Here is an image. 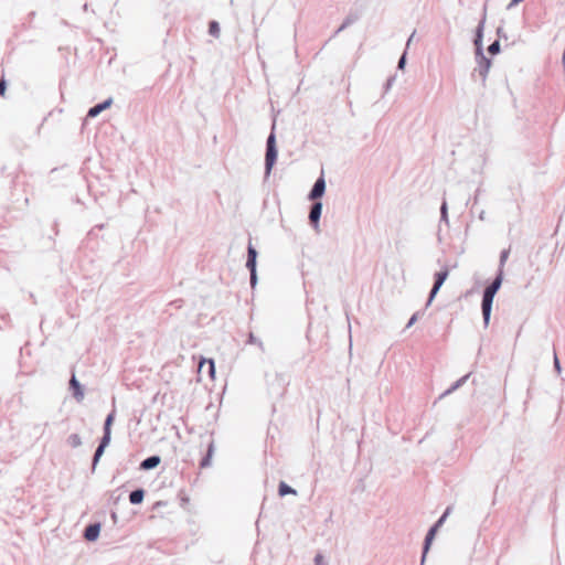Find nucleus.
Wrapping results in <instances>:
<instances>
[{
    "instance_id": "obj_18",
    "label": "nucleus",
    "mask_w": 565,
    "mask_h": 565,
    "mask_svg": "<svg viewBox=\"0 0 565 565\" xmlns=\"http://www.w3.org/2000/svg\"><path fill=\"white\" fill-rule=\"evenodd\" d=\"M106 448H107V447L102 446V445H99V446L97 447L96 452H95V455H94V460H93V465H94V466L99 461V459H100V457L103 456V454H104V451H105V449H106Z\"/></svg>"
},
{
    "instance_id": "obj_22",
    "label": "nucleus",
    "mask_w": 565,
    "mask_h": 565,
    "mask_svg": "<svg viewBox=\"0 0 565 565\" xmlns=\"http://www.w3.org/2000/svg\"><path fill=\"white\" fill-rule=\"evenodd\" d=\"M440 212H441V220L444 222L448 223V206H447L446 202H444L441 204Z\"/></svg>"
},
{
    "instance_id": "obj_15",
    "label": "nucleus",
    "mask_w": 565,
    "mask_h": 565,
    "mask_svg": "<svg viewBox=\"0 0 565 565\" xmlns=\"http://www.w3.org/2000/svg\"><path fill=\"white\" fill-rule=\"evenodd\" d=\"M67 444L72 447V448H78L82 446V438L78 434H72L67 437Z\"/></svg>"
},
{
    "instance_id": "obj_13",
    "label": "nucleus",
    "mask_w": 565,
    "mask_h": 565,
    "mask_svg": "<svg viewBox=\"0 0 565 565\" xmlns=\"http://www.w3.org/2000/svg\"><path fill=\"white\" fill-rule=\"evenodd\" d=\"M501 284H502V274L500 273L498 275V277L492 281V284L490 286H488L484 290L495 295L497 291L500 289Z\"/></svg>"
},
{
    "instance_id": "obj_16",
    "label": "nucleus",
    "mask_w": 565,
    "mask_h": 565,
    "mask_svg": "<svg viewBox=\"0 0 565 565\" xmlns=\"http://www.w3.org/2000/svg\"><path fill=\"white\" fill-rule=\"evenodd\" d=\"M279 494L281 497L287 495V494H296V490L292 489L291 487H289L287 483L280 482V484H279Z\"/></svg>"
},
{
    "instance_id": "obj_3",
    "label": "nucleus",
    "mask_w": 565,
    "mask_h": 565,
    "mask_svg": "<svg viewBox=\"0 0 565 565\" xmlns=\"http://www.w3.org/2000/svg\"><path fill=\"white\" fill-rule=\"evenodd\" d=\"M436 277V281L430 290V294H429V297H428V300H427V303H426V307H429L431 305V302L434 301L436 295L438 294L439 289L441 288V286L444 285V282L446 281L447 277H448V270H443V271H439L435 275Z\"/></svg>"
},
{
    "instance_id": "obj_7",
    "label": "nucleus",
    "mask_w": 565,
    "mask_h": 565,
    "mask_svg": "<svg viewBox=\"0 0 565 565\" xmlns=\"http://www.w3.org/2000/svg\"><path fill=\"white\" fill-rule=\"evenodd\" d=\"M70 387L72 388L73 391V396L74 398L81 403L84 397H85V393H84V388L83 386L81 385V383L77 381L76 376L73 375L72 379L70 380Z\"/></svg>"
},
{
    "instance_id": "obj_33",
    "label": "nucleus",
    "mask_w": 565,
    "mask_h": 565,
    "mask_svg": "<svg viewBox=\"0 0 565 565\" xmlns=\"http://www.w3.org/2000/svg\"><path fill=\"white\" fill-rule=\"evenodd\" d=\"M213 455V447L212 445L209 448L207 458L204 460L203 465H207L209 458Z\"/></svg>"
},
{
    "instance_id": "obj_10",
    "label": "nucleus",
    "mask_w": 565,
    "mask_h": 565,
    "mask_svg": "<svg viewBox=\"0 0 565 565\" xmlns=\"http://www.w3.org/2000/svg\"><path fill=\"white\" fill-rule=\"evenodd\" d=\"M113 100L109 98L107 100H105L104 103L102 104H98L94 107H92L89 110H88V116L89 117H96L97 115H99L103 110L107 109L108 107H110Z\"/></svg>"
},
{
    "instance_id": "obj_24",
    "label": "nucleus",
    "mask_w": 565,
    "mask_h": 565,
    "mask_svg": "<svg viewBox=\"0 0 565 565\" xmlns=\"http://www.w3.org/2000/svg\"><path fill=\"white\" fill-rule=\"evenodd\" d=\"M488 51L491 54H497L500 51V43L499 41H494L488 49Z\"/></svg>"
},
{
    "instance_id": "obj_23",
    "label": "nucleus",
    "mask_w": 565,
    "mask_h": 565,
    "mask_svg": "<svg viewBox=\"0 0 565 565\" xmlns=\"http://www.w3.org/2000/svg\"><path fill=\"white\" fill-rule=\"evenodd\" d=\"M467 379H468V375H466V376L461 377L460 380H458L455 383V385L446 392V394H449L452 391L457 390L459 386H461L466 382Z\"/></svg>"
},
{
    "instance_id": "obj_29",
    "label": "nucleus",
    "mask_w": 565,
    "mask_h": 565,
    "mask_svg": "<svg viewBox=\"0 0 565 565\" xmlns=\"http://www.w3.org/2000/svg\"><path fill=\"white\" fill-rule=\"evenodd\" d=\"M257 284V274L256 271H250V285L254 288Z\"/></svg>"
},
{
    "instance_id": "obj_2",
    "label": "nucleus",
    "mask_w": 565,
    "mask_h": 565,
    "mask_svg": "<svg viewBox=\"0 0 565 565\" xmlns=\"http://www.w3.org/2000/svg\"><path fill=\"white\" fill-rule=\"evenodd\" d=\"M494 296H495L494 294H491L487 290L483 291L481 309H482L483 322H484L486 327H488L489 322H490Z\"/></svg>"
},
{
    "instance_id": "obj_25",
    "label": "nucleus",
    "mask_w": 565,
    "mask_h": 565,
    "mask_svg": "<svg viewBox=\"0 0 565 565\" xmlns=\"http://www.w3.org/2000/svg\"><path fill=\"white\" fill-rule=\"evenodd\" d=\"M405 65H406V52H404L403 55L401 56L397 67H398V70L403 71L405 68Z\"/></svg>"
},
{
    "instance_id": "obj_11",
    "label": "nucleus",
    "mask_w": 565,
    "mask_h": 565,
    "mask_svg": "<svg viewBox=\"0 0 565 565\" xmlns=\"http://www.w3.org/2000/svg\"><path fill=\"white\" fill-rule=\"evenodd\" d=\"M160 461H161L160 457H158V456H151V457H149V458L145 459V460L141 462L140 467H141V469H143V470H150V469H153V468H156L157 466H159Z\"/></svg>"
},
{
    "instance_id": "obj_17",
    "label": "nucleus",
    "mask_w": 565,
    "mask_h": 565,
    "mask_svg": "<svg viewBox=\"0 0 565 565\" xmlns=\"http://www.w3.org/2000/svg\"><path fill=\"white\" fill-rule=\"evenodd\" d=\"M483 25H484V21H481L478 26L477 39L475 41L478 50H480V47H481V38H482Z\"/></svg>"
},
{
    "instance_id": "obj_31",
    "label": "nucleus",
    "mask_w": 565,
    "mask_h": 565,
    "mask_svg": "<svg viewBox=\"0 0 565 565\" xmlns=\"http://www.w3.org/2000/svg\"><path fill=\"white\" fill-rule=\"evenodd\" d=\"M554 366H555L556 372L561 373L562 369H561V364H559V361L556 355L554 356Z\"/></svg>"
},
{
    "instance_id": "obj_9",
    "label": "nucleus",
    "mask_w": 565,
    "mask_h": 565,
    "mask_svg": "<svg viewBox=\"0 0 565 565\" xmlns=\"http://www.w3.org/2000/svg\"><path fill=\"white\" fill-rule=\"evenodd\" d=\"M321 212H322V203L316 202L312 205L310 214H309V218H310L311 223L315 224L316 227L318 226V222L320 220Z\"/></svg>"
},
{
    "instance_id": "obj_34",
    "label": "nucleus",
    "mask_w": 565,
    "mask_h": 565,
    "mask_svg": "<svg viewBox=\"0 0 565 565\" xmlns=\"http://www.w3.org/2000/svg\"><path fill=\"white\" fill-rule=\"evenodd\" d=\"M508 258V252H503L502 255H501V258H500V262H501V265L504 264V262L507 260Z\"/></svg>"
},
{
    "instance_id": "obj_1",
    "label": "nucleus",
    "mask_w": 565,
    "mask_h": 565,
    "mask_svg": "<svg viewBox=\"0 0 565 565\" xmlns=\"http://www.w3.org/2000/svg\"><path fill=\"white\" fill-rule=\"evenodd\" d=\"M276 159H277L276 139H275V135L270 134L267 139V151H266V159H265V167H266L267 174L270 173Z\"/></svg>"
},
{
    "instance_id": "obj_5",
    "label": "nucleus",
    "mask_w": 565,
    "mask_h": 565,
    "mask_svg": "<svg viewBox=\"0 0 565 565\" xmlns=\"http://www.w3.org/2000/svg\"><path fill=\"white\" fill-rule=\"evenodd\" d=\"M448 513H449V510H447L444 513V515L438 520V522L428 531V533L426 535V539H425L424 555H423L422 562H424V559H425V555H426V553L428 552V550L430 547V544H431V542H433V540L435 537L437 529L444 523V521L446 520Z\"/></svg>"
},
{
    "instance_id": "obj_20",
    "label": "nucleus",
    "mask_w": 565,
    "mask_h": 565,
    "mask_svg": "<svg viewBox=\"0 0 565 565\" xmlns=\"http://www.w3.org/2000/svg\"><path fill=\"white\" fill-rule=\"evenodd\" d=\"M210 34L213 35V36H218L220 35V26H218V23L213 21L211 22L210 24V30H209Z\"/></svg>"
},
{
    "instance_id": "obj_26",
    "label": "nucleus",
    "mask_w": 565,
    "mask_h": 565,
    "mask_svg": "<svg viewBox=\"0 0 565 565\" xmlns=\"http://www.w3.org/2000/svg\"><path fill=\"white\" fill-rule=\"evenodd\" d=\"M246 266L250 271H256V259L247 258Z\"/></svg>"
},
{
    "instance_id": "obj_4",
    "label": "nucleus",
    "mask_w": 565,
    "mask_h": 565,
    "mask_svg": "<svg viewBox=\"0 0 565 565\" xmlns=\"http://www.w3.org/2000/svg\"><path fill=\"white\" fill-rule=\"evenodd\" d=\"M436 277V281L430 290V294H429V297H428V300H427V303H426V307H429L431 305V302L434 301L436 295L438 294L439 289L441 288V286L444 285V282L446 281L447 277H448V270H443V271H439L435 275Z\"/></svg>"
},
{
    "instance_id": "obj_19",
    "label": "nucleus",
    "mask_w": 565,
    "mask_h": 565,
    "mask_svg": "<svg viewBox=\"0 0 565 565\" xmlns=\"http://www.w3.org/2000/svg\"><path fill=\"white\" fill-rule=\"evenodd\" d=\"M111 440V430H104V436L99 445L108 447Z\"/></svg>"
},
{
    "instance_id": "obj_21",
    "label": "nucleus",
    "mask_w": 565,
    "mask_h": 565,
    "mask_svg": "<svg viewBox=\"0 0 565 565\" xmlns=\"http://www.w3.org/2000/svg\"><path fill=\"white\" fill-rule=\"evenodd\" d=\"M114 418H115V414H114V412H113V413H110V414L107 416V418H106V420H105L104 430H111V425H113V423H114Z\"/></svg>"
},
{
    "instance_id": "obj_36",
    "label": "nucleus",
    "mask_w": 565,
    "mask_h": 565,
    "mask_svg": "<svg viewBox=\"0 0 565 565\" xmlns=\"http://www.w3.org/2000/svg\"><path fill=\"white\" fill-rule=\"evenodd\" d=\"M414 35H415V32H413L412 35L409 36L407 44H406L407 46H409L411 42H413Z\"/></svg>"
},
{
    "instance_id": "obj_35",
    "label": "nucleus",
    "mask_w": 565,
    "mask_h": 565,
    "mask_svg": "<svg viewBox=\"0 0 565 565\" xmlns=\"http://www.w3.org/2000/svg\"><path fill=\"white\" fill-rule=\"evenodd\" d=\"M323 557L321 555L316 556V565H322Z\"/></svg>"
},
{
    "instance_id": "obj_28",
    "label": "nucleus",
    "mask_w": 565,
    "mask_h": 565,
    "mask_svg": "<svg viewBox=\"0 0 565 565\" xmlns=\"http://www.w3.org/2000/svg\"><path fill=\"white\" fill-rule=\"evenodd\" d=\"M395 77H390L385 84V92L387 93L393 87Z\"/></svg>"
},
{
    "instance_id": "obj_12",
    "label": "nucleus",
    "mask_w": 565,
    "mask_h": 565,
    "mask_svg": "<svg viewBox=\"0 0 565 565\" xmlns=\"http://www.w3.org/2000/svg\"><path fill=\"white\" fill-rule=\"evenodd\" d=\"M206 363L209 364V369H207L209 375L211 376V379H214L215 377V364L212 359H202L199 363V372H201L203 370V366Z\"/></svg>"
},
{
    "instance_id": "obj_32",
    "label": "nucleus",
    "mask_w": 565,
    "mask_h": 565,
    "mask_svg": "<svg viewBox=\"0 0 565 565\" xmlns=\"http://www.w3.org/2000/svg\"><path fill=\"white\" fill-rule=\"evenodd\" d=\"M6 93V82L3 79L0 81V95L4 96Z\"/></svg>"
},
{
    "instance_id": "obj_6",
    "label": "nucleus",
    "mask_w": 565,
    "mask_h": 565,
    "mask_svg": "<svg viewBox=\"0 0 565 565\" xmlns=\"http://www.w3.org/2000/svg\"><path fill=\"white\" fill-rule=\"evenodd\" d=\"M326 191V180L323 177H320L316 183L313 184L312 190L309 193V200H318L320 199Z\"/></svg>"
},
{
    "instance_id": "obj_14",
    "label": "nucleus",
    "mask_w": 565,
    "mask_h": 565,
    "mask_svg": "<svg viewBox=\"0 0 565 565\" xmlns=\"http://www.w3.org/2000/svg\"><path fill=\"white\" fill-rule=\"evenodd\" d=\"M145 493L142 490H135L130 493L129 500L132 504H139L142 502Z\"/></svg>"
},
{
    "instance_id": "obj_30",
    "label": "nucleus",
    "mask_w": 565,
    "mask_h": 565,
    "mask_svg": "<svg viewBox=\"0 0 565 565\" xmlns=\"http://www.w3.org/2000/svg\"><path fill=\"white\" fill-rule=\"evenodd\" d=\"M417 319H418V315H417V313H414V315L411 317V319H409V321H408V323H407V328H411V327H412V326L417 321Z\"/></svg>"
},
{
    "instance_id": "obj_27",
    "label": "nucleus",
    "mask_w": 565,
    "mask_h": 565,
    "mask_svg": "<svg viewBox=\"0 0 565 565\" xmlns=\"http://www.w3.org/2000/svg\"><path fill=\"white\" fill-rule=\"evenodd\" d=\"M248 258H257V252L252 245L248 246Z\"/></svg>"
},
{
    "instance_id": "obj_8",
    "label": "nucleus",
    "mask_w": 565,
    "mask_h": 565,
    "mask_svg": "<svg viewBox=\"0 0 565 565\" xmlns=\"http://www.w3.org/2000/svg\"><path fill=\"white\" fill-rule=\"evenodd\" d=\"M100 529H102V526L99 523H94V524L88 525L85 529L84 537L88 542H95L99 537Z\"/></svg>"
}]
</instances>
